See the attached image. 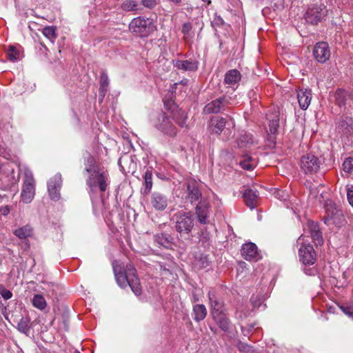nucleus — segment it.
I'll list each match as a JSON object with an SVG mask.
<instances>
[{
  "mask_svg": "<svg viewBox=\"0 0 353 353\" xmlns=\"http://www.w3.org/2000/svg\"><path fill=\"white\" fill-rule=\"evenodd\" d=\"M85 170L89 173L86 180V185L88 186L89 193L92 196L98 191L103 194L109 188L110 180L108 171L96 167L86 168Z\"/></svg>",
  "mask_w": 353,
  "mask_h": 353,
  "instance_id": "f257e3e1",
  "label": "nucleus"
},
{
  "mask_svg": "<svg viewBox=\"0 0 353 353\" xmlns=\"http://www.w3.org/2000/svg\"><path fill=\"white\" fill-rule=\"evenodd\" d=\"M299 248V258L301 262L304 265H312L315 263L316 260V254L313 246L310 243L307 239H305V234L301 235L296 241Z\"/></svg>",
  "mask_w": 353,
  "mask_h": 353,
  "instance_id": "f03ea898",
  "label": "nucleus"
},
{
  "mask_svg": "<svg viewBox=\"0 0 353 353\" xmlns=\"http://www.w3.org/2000/svg\"><path fill=\"white\" fill-rule=\"evenodd\" d=\"M131 32L139 34L141 37H147L155 29L152 19L144 17H137L131 20L128 26Z\"/></svg>",
  "mask_w": 353,
  "mask_h": 353,
  "instance_id": "7ed1b4c3",
  "label": "nucleus"
},
{
  "mask_svg": "<svg viewBox=\"0 0 353 353\" xmlns=\"http://www.w3.org/2000/svg\"><path fill=\"white\" fill-rule=\"evenodd\" d=\"M321 162L318 157L312 153L303 154L299 161L301 170L305 174L312 175L320 170Z\"/></svg>",
  "mask_w": 353,
  "mask_h": 353,
  "instance_id": "20e7f679",
  "label": "nucleus"
},
{
  "mask_svg": "<svg viewBox=\"0 0 353 353\" xmlns=\"http://www.w3.org/2000/svg\"><path fill=\"white\" fill-rule=\"evenodd\" d=\"M176 216L175 228L181 236L189 234L194 227V219L190 212H180Z\"/></svg>",
  "mask_w": 353,
  "mask_h": 353,
  "instance_id": "39448f33",
  "label": "nucleus"
},
{
  "mask_svg": "<svg viewBox=\"0 0 353 353\" xmlns=\"http://www.w3.org/2000/svg\"><path fill=\"white\" fill-rule=\"evenodd\" d=\"M34 179L32 172L27 171L25 172V179L21 193V201L25 203H30L34 199Z\"/></svg>",
  "mask_w": 353,
  "mask_h": 353,
  "instance_id": "423d86ee",
  "label": "nucleus"
},
{
  "mask_svg": "<svg viewBox=\"0 0 353 353\" xmlns=\"http://www.w3.org/2000/svg\"><path fill=\"white\" fill-rule=\"evenodd\" d=\"M232 104L230 97L223 96L208 103L203 111L205 114H217L227 110Z\"/></svg>",
  "mask_w": 353,
  "mask_h": 353,
  "instance_id": "0eeeda50",
  "label": "nucleus"
},
{
  "mask_svg": "<svg viewBox=\"0 0 353 353\" xmlns=\"http://www.w3.org/2000/svg\"><path fill=\"white\" fill-rule=\"evenodd\" d=\"M327 14V10L323 5H312L310 6L305 14V19L307 23L312 25L317 24Z\"/></svg>",
  "mask_w": 353,
  "mask_h": 353,
  "instance_id": "6e6552de",
  "label": "nucleus"
},
{
  "mask_svg": "<svg viewBox=\"0 0 353 353\" xmlns=\"http://www.w3.org/2000/svg\"><path fill=\"white\" fill-rule=\"evenodd\" d=\"M325 215L324 216L325 223L339 224L342 217V212L336 207V204L331 201H326L325 204Z\"/></svg>",
  "mask_w": 353,
  "mask_h": 353,
  "instance_id": "1a4fd4ad",
  "label": "nucleus"
},
{
  "mask_svg": "<svg viewBox=\"0 0 353 353\" xmlns=\"http://www.w3.org/2000/svg\"><path fill=\"white\" fill-rule=\"evenodd\" d=\"M170 117L168 113L161 114L156 123V128L164 134L174 137L176 134V128L171 121Z\"/></svg>",
  "mask_w": 353,
  "mask_h": 353,
  "instance_id": "9d476101",
  "label": "nucleus"
},
{
  "mask_svg": "<svg viewBox=\"0 0 353 353\" xmlns=\"http://www.w3.org/2000/svg\"><path fill=\"white\" fill-rule=\"evenodd\" d=\"M303 234H305V239H307L308 234H310L313 242L316 245L323 243V237L319 225L313 221H307L306 225L304 226V233Z\"/></svg>",
  "mask_w": 353,
  "mask_h": 353,
  "instance_id": "9b49d317",
  "label": "nucleus"
},
{
  "mask_svg": "<svg viewBox=\"0 0 353 353\" xmlns=\"http://www.w3.org/2000/svg\"><path fill=\"white\" fill-rule=\"evenodd\" d=\"M61 175L60 174H55L49 180L48 190L51 199L56 201L59 199V190L61 186Z\"/></svg>",
  "mask_w": 353,
  "mask_h": 353,
  "instance_id": "f8f14e48",
  "label": "nucleus"
},
{
  "mask_svg": "<svg viewBox=\"0 0 353 353\" xmlns=\"http://www.w3.org/2000/svg\"><path fill=\"white\" fill-rule=\"evenodd\" d=\"M313 54L317 61L325 63L330 57L329 46L325 42H319L316 44Z\"/></svg>",
  "mask_w": 353,
  "mask_h": 353,
  "instance_id": "ddd939ff",
  "label": "nucleus"
},
{
  "mask_svg": "<svg viewBox=\"0 0 353 353\" xmlns=\"http://www.w3.org/2000/svg\"><path fill=\"white\" fill-rule=\"evenodd\" d=\"M127 270L130 271L131 275L130 279L129 278L128 285L130 287L132 291L136 296L141 295L142 289L135 268L131 264H129L127 265Z\"/></svg>",
  "mask_w": 353,
  "mask_h": 353,
  "instance_id": "4468645a",
  "label": "nucleus"
},
{
  "mask_svg": "<svg viewBox=\"0 0 353 353\" xmlns=\"http://www.w3.org/2000/svg\"><path fill=\"white\" fill-rule=\"evenodd\" d=\"M241 254L247 261H256L259 259V254L256 245L253 243L243 245Z\"/></svg>",
  "mask_w": 353,
  "mask_h": 353,
  "instance_id": "2eb2a0df",
  "label": "nucleus"
},
{
  "mask_svg": "<svg viewBox=\"0 0 353 353\" xmlns=\"http://www.w3.org/2000/svg\"><path fill=\"white\" fill-rule=\"evenodd\" d=\"M208 299L212 314L225 311L223 303L219 297H217L215 291L212 290L209 291Z\"/></svg>",
  "mask_w": 353,
  "mask_h": 353,
  "instance_id": "dca6fc26",
  "label": "nucleus"
},
{
  "mask_svg": "<svg viewBox=\"0 0 353 353\" xmlns=\"http://www.w3.org/2000/svg\"><path fill=\"white\" fill-rule=\"evenodd\" d=\"M210 204L207 202L200 203L196 207V214L198 221L201 224H208L209 223L208 217L210 215Z\"/></svg>",
  "mask_w": 353,
  "mask_h": 353,
  "instance_id": "f3484780",
  "label": "nucleus"
},
{
  "mask_svg": "<svg viewBox=\"0 0 353 353\" xmlns=\"http://www.w3.org/2000/svg\"><path fill=\"white\" fill-rule=\"evenodd\" d=\"M312 91L310 89H300L297 92V99L302 110H307L311 103Z\"/></svg>",
  "mask_w": 353,
  "mask_h": 353,
  "instance_id": "a211bd4d",
  "label": "nucleus"
},
{
  "mask_svg": "<svg viewBox=\"0 0 353 353\" xmlns=\"http://www.w3.org/2000/svg\"><path fill=\"white\" fill-rule=\"evenodd\" d=\"M226 121L220 117H213L209 122L208 128L212 133L220 134L225 127Z\"/></svg>",
  "mask_w": 353,
  "mask_h": 353,
  "instance_id": "6ab92c4d",
  "label": "nucleus"
},
{
  "mask_svg": "<svg viewBox=\"0 0 353 353\" xmlns=\"http://www.w3.org/2000/svg\"><path fill=\"white\" fill-rule=\"evenodd\" d=\"M201 193L194 183H189L187 186V196L185 199L192 204L200 201Z\"/></svg>",
  "mask_w": 353,
  "mask_h": 353,
  "instance_id": "aec40b11",
  "label": "nucleus"
},
{
  "mask_svg": "<svg viewBox=\"0 0 353 353\" xmlns=\"http://www.w3.org/2000/svg\"><path fill=\"white\" fill-rule=\"evenodd\" d=\"M174 65L179 70L183 71H196L198 69V62L194 60H176Z\"/></svg>",
  "mask_w": 353,
  "mask_h": 353,
  "instance_id": "412c9836",
  "label": "nucleus"
},
{
  "mask_svg": "<svg viewBox=\"0 0 353 353\" xmlns=\"http://www.w3.org/2000/svg\"><path fill=\"white\" fill-rule=\"evenodd\" d=\"M151 203L157 210H163L168 205L166 197L161 193L154 192L152 195Z\"/></svg>",
  "mask_w": 353,
  "mask_h": 353,
  "instance_id": "4be33fe9",
  "label": "nucleus"
},
{
  "mask_svg": "<svg viewBox=\"0 0 353 353\" xmlns=\"http://www.w3.org/2000/svg\"><path fill=\"white\" fill-rule=\"evenodd\" d=\"M245 203L250 209H254L258 204V194L252 189H247L243 193Z\"/></svg>",
  "mask_w": 353,
  "mask_h": 353,
  "instance_id": "5701e85b",
  "label": "nucleus"
},
{
  "mask_svg": "<svg viewBox=\"0 0 353 353\" xmlns=\"http://www.w3.org/2000/svg\"><path fill=\"white\" fill-rule=\"evenodd\" d=\"M336 103L340 106H345L347 104L350 105L352 98L350 94L343 90H337L334 94Z\"/></svg>",
  "mask_w": 353,
  "mask_h": 353,
  "instance_id": "b1692460",
  "label": "nucleus"
},
{
  "mask_svg": "<svg viewBox=\"0 0 353 353\" xmlns=\"http://www.w3.org/2000/svg\"><path fill=\"white\" fill-rule=\"evenodd\" d=\"M213 319L219 327L223 331H227L230 327V321L225 311L212 314Z\"/></svg>",
  "mask_w": 353,
  "mask_h": 353,
  "instance_id": "393cba45",
  "label": "nucleus"
},
{
  "mask_svg": "<svg viewBox=\"0 0 353 353\" xmlns=\"http://www.w3.org/2000/svg\"><path fill=\"white\" fill-rule=\"evenodd\" d=\"M267 119L269 121V134H275L278 130L279 119V112L277 110H274V112L271 114H268L267 115Z\"/></svg>",
  "mask_w": 353,
  "mask_h": 353,
  "instance_id": "a878e982",
  "label": "nucleus"
},
{
  "mask_svg": "<svg viewBox=\"0 0 353 353\" xmlns=\"http://www.w3.org/2000/svg\"><path fill=\"white\" fill-rule=\"evenodd\" d=\"M155 242L165 248H171L173 245V238L171 235L165 233H161L154 236Z\"/></svg>",
  "mask_w": 353,
  "mask_h": 353,
  "instance_id": "bb28decb",
  "label": "nucleus"
},
{
  "mask_svg": "<svg viewBox=\"0 0 353 353\" xmlns=\"http://www.w3.org/2000/svg\"><path fill=\"white\" fill-rule=\"evenodd\" d=\"M241 79V73L236 69L228 71L225 74L224 82L230 86L236 85Z\"/></svg>",
  "mask_w": 353,
  "mask_h": 353,
  "instance_id": "cd10ccee",
  "label": "nucleus"
},
{
  "mask_svg": "<svg viewBox=\"0 0 353 353\" xmlns=\"http://www.w3.org/2000/svg\"><path fill=\"white\" fill-rule=\"evenodd\" d=\"M114 275L118 285L121 288H125L128 285L129 278L130 279V271L127 270V267L125 268V270L124 272H117L116 269H114Z\"/></svg>",
  "mask_w": 353,
  "mask_h": 353,
  "instance_id": "c85d7f7f",
  "label": "nucleus"
},
{
  "mask_svg": "<svg viewBox=\"0 0 353 353\" xmlns=\"http://www.w3.org/2000/svg\"><path fill=\"white\" fill-rule=\"evenodd\" d=\"M254 143L255 141L252 135L248 133L241 134L236 141L237 145L239 148H250Z\"/></svg>",
  "mask_w": 353,
  "mask_h": 353,
  "instance_id": "c756f323",
  "label": "nucleus"
},
{
  "mask_svg": "<svg viewBox=\"0 0 353 353\" xmlns=\"http://www.w3.org/2000/svg\"><path fill=\"white\" fill-rule=\"evenodd\" d=\"M109 85V79L105 72H102L100 76V87L99 90V97L102 101L108 92Z\"/></svg>",
  "mask_w": 353,
  "mask_h": 353,
  "instance_id": "7c9ffc66",
  "label": "nucleus"
},
{
  "mask_svg": "<svg viewBox=\"0 0 353 353\" xmlns=\"http://www.w3.org/2000/svg\"><path fill=\"white\" fill-rule=\"evenodd\" d=\"M194 319L199 322L203 320L207 315V310L203 304H196L193 306Z\"/></svg>",
  "mask_w": 353,
  "mask_h": 353,
  "instance_id": "2f4dec72",
  "label": "nucleus"
},
{
  "mask_svg": "<svg viewBox=\"0 0 353 353\" xmlns=\"http://www.w3.org/2000/svg\"><path fill=\"white\" fill-rule=\"evenodd\" d=\"M168 114L172 117V119L174 120L175 123L179 126L183 127L185 125L187 119V116L185 111H183L181 109H177L175 111Z\"/></svg>",
  "mask_w": 353,
  "mask_h": 353,
  "instance_id": "473e14b6",
  "label": "nucleus"
},
{
  "mask_svg": "<svg viewBox=\"0 0 353 353\" xmlns=\"http://www.w3.org/2000/svg\"><path fill=\"white\" fill-rule=\"evenodd\" d=\"M121 8L125 12H137L140 6L137 0H124L121 4Z\"/></svg>",
  "mask_w": 353,
  "mask_h": 353,
  "instance_id": "72a5a7b5",
  "label": "nucleus"
},
{
  "mask_svg": "<svg viewBox=\"0 0 353 353\" xmlns=\"http://www.w3.org/2000/svg\"><path fill=\"white\" fill-rule=\"evenodd\" d=\"M32 228L26 225L14 230V234L19 239H26L32 234Z\"/></svg>",
  "mask_w": 353,
  "mask_h": 353,
  "instance_id": "f704fd0d",
  "label": "nucleus"
},
{
  "mask_svg": "<svg viewBox=\"0 0 353 353\" xmlns=\"http://www.w3.org/2000/svg\"><path fill=\"white\" fill-rule=\"evenodd\" d=\"M239 165L244 170H252L255 168L256 161L252 157L245 154L243 156V159L239 162Z\"/></svg>",
  "mask_w": 353,
  "mask_h": 353,
  "instance_id": "c9c22d12",
  "label": "nucleus"
},
{
  "mask_svg": "<svg viewBox=\"0 0 353 353\" xmlns=\"http://www.w3.org/2000/svg\"><path fill=\"white\" fill-rule=\"evenodd\" d=\"M32 305L40 310H43L47 306V302L41 294H35L32 299Z\"/></svg>",
  "mask_w": 353,
  "mask_h": 353,
  "instance_id": "e433bc0d",
  "label": "nucleus"
},
{
  "mask_svg": "<svg viewBox=\"0 0 353 353\" xmlns=\"http://www.w3.org/2000/svg\"><path fill=\"white\" fill-rule=\"evenodd\" d=\"M56 30L57 29L54 26H47L43 29L42 33L52 43H54L57 37Z\"/></svg>",
  "mask_w": 353,
  "mask_h": 353,
  "instance_id": "4c0bfd02",
  "label": "nucleus"
},
{
  "mask_svg": "<svg viewBox=\"0 0 353 353\" xmlns=\"http://www.w3.org/2000/svg\"><path fill=\"white\" fill-rule=\"evenodd\" d=\"M17 329L22 333L28 334L30 331V319L22 318L17 324Z\"/></svg>",
  "mask_w": 353,
  "mask_h": 353,
  "instance_id": "58836bf2",
  "label": "nucleus"
},
{
  "mask_svg": "<svg viewBox=\"0 0 353 353\" xmlns=\"http://www.w3.org/2000/svg\"><path fill=\"white\" fill-rule=\"evenodd\" d=\"M144 184L145 186V193L148 194L152 187V172L147 170L144 174Z\"/></svg>",
  "mask_w": 353,
  "mask_h": 353,
  "instance_id": "ea45409f",
  "label": "nucleus"
},
{
  "mask_svg": "<svg viewBox=\"0 0 353 353\" xmlns=\"http://www.w3.org/2000/svg\"><path fill=\"white\" fill-rule=\"evenodd\" d=\"M6 54L8 60L12 62L18 60L19 58V52L17 50L16 48L12 46H9Z\"/></svg>",
  "mask_w": 353,
  "mask_h": 353,
  "instance_id": "a19ab883",
  "label": "nucleus"
},
{
  "mask_svg": "<svg viewBox=\"0 0 353 353\" xmlns=\"http://www.w3.org/2000/svg\"><path fill=\"white\" fill-rule=\"evenodd\" d=\"M344 172L353 174V158L347 159L343 163Z\"/></svg>",
  "mask_w": 353,
  "mask_h": 353,
  "instance_id": "79ce46f5",
  "label": "nucleus"
},
{
  "mask_svg": "<svg viewBox=\"0 0 353 353\" xmlns=\"http://www.w3.org/2000/svg\"><path fill=\"white\" fill-rule=\"evenodd\" d=\"M192 25L190 23H185L182 26L181 32L183 34L184 39L186 40L188 38L191 37Z\"/></svg>",
  "mask_w": 353,
  "mask_h": 353,
  "instance_id": "37998d69",
  "label": "nucleus"
},
{
  "mask_svg": "<svg viewBox=\"0 0 353 353\" xmlns=\"http://www.w3.org/2000/svg\"><path fill=\"white\" fill-rule=\"evenodd\" d=\"M250 301L254 308H259L263 303V300L258 295L252 296Z\"/></svg>",
  "mask_w": 353,
  "mask_h": 353,
  "instance_id": "c03bdc74",
  "label": "nucleus"
},
{
  "mask_svg": "<svg viewBox=\"0 0 353 353\" xmlns=\"http://www.w3.org/2000/svg\"><path fill=\"white\" fill-rule=\"evenodd\" d=\"M141 5L148 9H154L158 4L157 0H141Z\"/></svg>",
  "mask_w": 353,
  "mask_h": 353,
  "instance_id": "a18cd8bd",
  "label": "nucleus"
},
{
  "mask_svg": "<svg viewBox=\"0 0 353 353\" xmlns=\"http://www.w3.org/2000/svg\"><path fill=\"white\" fill-rule=\"evenodd\" d=\"M0 294L5 300H8L12 298V293L9 290H7L3 285H0Z\"/></svg>",
  "mask_w": 353,
  "mask_h": 353,
  "instance_id": "49530a36",
  "label": "nucleus"
},
{
  "mask_svg": "<svg viewBox=\"0 0 353 353\" xmlns=\"http://www.w3.org/2000/svg\"><path fill=\"white\" fill-rule=\"evenodd\" d=\"M341 310L347 316L353 318V307L347 305H342L340 306Z\"/></svg>",
  "mask_w": 353,
  "mask_h": 353,
  "instance_id": "de8ad7c7",
  "label": "nucleus"
},
{
  "mask_svg": "<svg viewBox=\"0 0 353 353\" xmlns=\"http://www.w3.org/2000/svg\"><path fill=\"white\" fill-rule=\"evenodd\" d=\"M347 199L350 205L353 207V185L347 189Z\"/></svg>",
  "mask_w": 353,
  "mask_h": 353,
  "instance_id": "09e8293b",
  "label": "nucleus"
},
{
  "mask_svg": "<svg viewBox=\"0 0 353 353\" xmlns=\"http://www.w3.org/2000/svg\"><path fill=\"white\" fill-rule=\"evenodd\" d=\"M239 350L241 351H243L245 353H253V350H252L251 347L248 345H241L239 347Z\"/></svg>",
  "mask_w": 353,
  "mask_h": 353,
  "instance_id": "8fccbe9b",
  "label": "nucleus"
},
{
  "mask_svg": "<svg viewBox=\"0 0 353 353\" xmlns=\"http://www.w3.org/2000/svg\"><path fill=\"white\" fill-rule=\"evenodd\" d=\"M10 212V208L8 205L3 206L0 208V214L3 216H6Z\"/></svg>",
  "mask_w": 353,
  "mask_h": 353,
  "instance_id": "3c124183",
  "label": "nucleus"
},
{
  "mask_svg": "<svg viewBox=\"0 0 353 353\" xmlns=\"http://www.w3.org/2000/svg\"><path fill=\"white\" fill-rule=\"evenodd\" d=\"M274 10H281L283 8V0H277V3L274 6Z\"/></svg>",
  "mask_w": 353,
  "mask_h": 353,
  "instance_id": "603ef678",
  "label": "nucleus"
},
{
  "mask_svg": "<svg viewBox=\"0 0 353 353\" xmlns=\"http://www.w3.org/2000/svg\"><path fill=\"white\" fill-rule=\"evenodd\" d=\"M166 1L175 5H179L183 1V0H166Z\"/></svg>",
  "mask_w": 353,
  "mask_h": 353,
  "instance_id": "864d4df0",
  "label": "nucleus"
},
{
  "mask_svg": "<svg viewBox=\"0 0 353 353\" xmlns=\"http://www.w3.org/2000/svg\"><path fill=\"white\" fill-rule=\"evenodd\" d=\"M208 265V261L205 258L203 261H201V265H200L201 268H205Z\"/></svg>",
  "mask_w": 353,
  "mask_h": 353,
  "instance_id": "5fc2aeb1",
  "label": "nucleus"
},
{
  "mask_svg": "<svg viewBox=\"0 0 353 353\" xmlns=\"http://www.w3.org/2000/svg\"><path fill=\"white\" fill-rule=\"evenodd\" d=\"M188 81V79H183V80L181 81L180 83L182 85H186Z\"/></svg>",
  "mask_w": 353,
  "mask_h": 353,
  "instance_id": "6e6d98bb",
  "label": "nucleus"
},
{
  "mask_svg": "<svg viewBox=\"0 0 353 353\" xmlns=\"http://www.w3.org/2000/svg\"><path fill=\"white\" fill-rule=\"evenodd\" d=\"M48 285L49 287H51L52 288H53L54 287L56 286V285L54 283H48Z\"/></svg>",
  "mask_w": 353,
  "mask_h": 353,
  "instance_id": "4d7b16f0",
  "label": "nucleus"
},
{
  "mask_svg": "<svg viewBox=\"0 0 353 353\" xmlns=\"http://www.w3.org/2000/svg\"><path fill=\"white\" fill-rule=\"evenodd\" d=\"M198 301L197 297H194V301Z\"/></svg>",
  "mask_w": 353,
  "mask_h": 353,
  "instance_id": "13d9d810",
  "label": "nucleus"
}]
</instances>
